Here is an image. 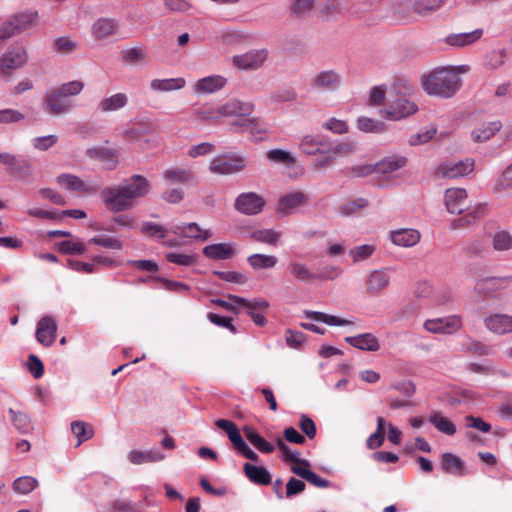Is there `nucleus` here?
<instances>
[{"instance_id":"obj_1","label":"nucleus","mask_w":512,"mask_h":512,"mask_svg":"<svg viewBox=\"0 0 512 512\" xmlns=\"http://www.w3.org/2000/svg\"><path fill=\"white\" fill-rule=\"evenodd\" d=\"M150 190V182L142 175H133L115 187H107L101 197L111 212H124L133 208L138 199L145 197Z\"/></svg>"},{"instance_id":"obj_2","label":"nucleus","mask_w":512,"mask_h":512,"mask_svg":"<svg viewBox=\"0 0 512 512\" xmlns=\"http://www.w3.org/2000/svg\"><path fill=\"white\" fill-rule=\"evenodd\" d=\"M461 86V78L454 68L441 67L433 70L423 81L424 90L443 98L452 97Z\"/></svg>"},{"instance_id":"obj_3","label":"nucleus","mask_w":512,"mask_h":512,"mask_svg":"<svg viewBox=\"0 0 512 512\" xmlns=\"http://www.w3.org/2000/svg\"><path fill=\"white\" fill-rule=\"evenodd\" d=\"M255 109V105L250 101H242L237 98L229 99L224 104L220 105L221 118L237 117L241 118L240 121L234 122V126H239L250 132H261L260 119L257 117H250Z\"/></svg>"},{"instance_id":"obj_4","label":"nucleus","mask_w":512,"mask_h":512,"mask_svg":"<svg viewBox=\"0 0 512 512\" xmlns=\"http://www.w3.org/2000/svg\"><path fill=\"white\" fill-rule=\"evenodd\" d=\"M28 60L26 49L22 45H11L0 57V75L9 79L14 70L22 68Z\"/></svg>"},{"instance_id":"obj_5","label":"nucleus","mask_w":512,"mask_h":512,"mask_svg":"<svg viewBox=\"0 0 512 512\" xmlns=\"http://www.w3.org/2000/svg\"><path fill=\"white\" fill-rule=\"evenodd\" d=\"M227 298L230 301L235 302L240 308H244L246 313L252 318L253 322L260 327H263L267 323V319L264 313L269 308V302L264 298H256L253 300H247L243 297L228 294Z\"/></svg>"},{"instance_id":"obj_6","label":"nucleus","mask_w":512,"mask_h":512,"mask_svg":"<svg viewBox=\"0 0 512 512\" xmlns=\"http://www.w3.org/2000/svg\"><path fill=\"white\" fill-rule=\"evenodd\" d=\"M247 161L244 157L228 153L213 158L209 164L211 173L219 175H230L245 169Z\"/></svg>"},{"instance_id":"obj_7","label":"nucleus","mask_w":512,"mask_h":512,"mask_svg":"<svg viewBox=\"0 0 512 512\" xmlns=\"http://www.w3.org/2000/svg\"><path fill=\"white\" fill-rule=\"evenodd\" d=\"M269 51L265 48L252 49L244 54L232 57V64L240 70L260 69L268 59Z\"/></svg>"},{"instance_id":"obj_8","label":"nucleus","mask_w":512,"mask_h":512,"mask_svg":"<svg viewBox=\"0 0 512 512\" xmlns=\"http://www.w3.org/2000/svg\"><path fill=\"white\" fill-rule=\"evenodd\" d=\"M265 200L255 192H244L238 195L234 208L244 215H256L262 212Z\"/></svg>"},{"instance_id":"obj_9","label":"nucleus","mask_w":512,"mask_h":512,"mask_svg":"<svg viewBox=\"0 0 512 512\" xmlns=\"http://www.w3.org/2000/svg\"><path fill=\"white\" fill-rule=\"evenodd\" d=\"M462 327L461 317L458 315H450L443 318H435L426 320L424 328L431 333L453 334Z\"/></svg>"},{"instance_id":"obj_10","label":"nucleus","mask_w":512,"mask_h":512,"mask_svg":"<svg viewBox=\"0 0 512 512\" xmlns=\"http://www.w3.org/2000/svg\"><path fill=\"white\" fill-rule=\"evenodd\" d=\"M511 281V276L483 278L476 282L474 290L483 297H494L498 291L505 289Z\"/></svg>"},{"instance_id":"obj_11","label":"nucleus","mask_w":512,"mask_h":512,"mask_svg":"<svg viewBox=\"0 0 512 512\" xmlns=\"http://www.w3.org/2000/svg\"><path fill=\"white\" fill-rule=\"evenodd\" d=\"M342 77L335 70H323L316 73L312 80L311 85L319 91H335L341 85Z\"/></svg>"},{"instance_id":"obj_12","label":"nucleus","mask_w":512,"mask_h":512,"mask_svg":"<svg viewBox=\"0 0 512 512\" xmlns=\"http://www.w3.org/2000/svg\"><path fill=\"white\" fill-rule=\"evenodd\" d=\"M474 161L472 159H466L458 162H445L439 165L437 173L444 178H457L468 175L473 171Z\"/></svg>"},{"instance_id":"obj_13","label":"nucleus","mask_w":512,"mask_h":512,"mask_svg":"<svg viewBox=\"0 0 512 512\" xmlns=\"http://www.w3.org/2000/svg\"><path fill=\"white\" fill-rule=\"evenodd\" d=\"M56 333L57 323L52 317L44 316L38 321L35 336L40 344L51 346L56 339Z\"/></svg>"},{"instance_id":"obj_14","label":"nucleus","mask_w":512,"mask_h":512,"mask_svg":"<svg viewBox=\"0 0 512 512\" xmlns=\"http://www.w3.org/2000/svg\"><path fill=\"white\" fill-rule=\"evenodd\" d=\"M46 111L51 115H62L69 113L72 108L70 99H66L55 89L45 95Z\"/></svg>"},{"instance_id":"obj_15","label":"nucleus","mask_w":512,"mask_h":512,"mask_svg":"<svg viewBox=\"0 0 512 512\" xmlns=\"http://www.w3.org/2000/svg\"><path fill=\"white\" fill-rule=\"evenodd\" d=\"M85 155L90 159L99 160L108 170H113L118 165V151L112 148L102 146L90 147L85 151Z\"/></svg>"},{"instance_id":"obj_16","label":"nucleus","mask_w":512,"mask_h":512,"mask_svg":"<svg viewBox=\"0 0 512 512\" xmlns=\"http://www.w3.org/2000/svg\"><path fill=\"white\" fill-rule=\"evenodd\" d=\"M485 327L497 335L512 333V316L508 314H491L484 319Z\"/></svg>"},{"instance_id":"obj_17","label":"nucleus","mask_w":512,"mask_h":512,"mask_svg":"<svg viewBox=\"0 0 512 512\" xmlns=\"http://www.w3.org/2000/svg\"><path fill=\"white\" fill-rule=\"evenodd\" d=\"M390 283V274L387 270H374L366 278V292L370 296H377Z\"/></svg>"},{"instance_id":"obj_18","label":"nucleus","mask_w":512,"mask_h":512,"mask_svg":"<svg viewBox=\"0 0 512 512\" xmlns=\"http://www.w3.org/2000/svg\"><path fill=\"white\" fill-rule=\"evenodd\" d=\"M445 204L452 214H461L467 207V192L463 188H450L445 192Z\"/></svg>"},{"instance_id":"obj_19","label":"nucleus","mask_w":512,"mask_h":512,"mask_svg":"<svg viewBox=\"0 0 512 512\" xmlns=\"http://www.w3.org/2000/svg\"><path fill=\"white\" fill-rule=\"evenodd\" d=\"M170 232L180 237L190 238L197 241H206L212 236V233L209 230H202L195 222L173 225L170 228Z\"/></svg>"},{"instance_id":"obj_20","label":"nucleus","mask_w":512,"mask_h":512,"mask_svg":"<svg viewBox=\"0 0 512 512\" xmlns=\"http://www.w3.org/2000/svg\"><path fill=\"white\" fill-rule=\"evenodd\" d=\"M417 110L418 107L414 102L400 98L390 104L385 115L391 120H400L414 114Z\"/></svg>"},{"instance_id":"obj_21","label":"nucleus","mask_w":512,"mask_h":512,"mask_svg":"<svg viewBox=\"0 0 512 512\" xmlns=\"http://www.w3.org/2000/svg\"><path fill=\"white\" fill-rule=\"evenodd\" d=\"M163 179L171 184L194 185L197 177L191 169L172 167L163 172Z\"/></svg>"},{"instance_id":"obj_22","label":"nucleus","mask_w":512,"mask_h":512,"mask_svg":"<svg viewBox=\"0 0 512 512\" xmlns=\"http://www.w3.org/2000/svg\"><path fill=\"white\" fill-rule=\"evenodd\" d=\"M345 342L362 351L376 352L380 349L378 338L372 333H362L356 336H348Z\"/></svg>"},{"instance_id":"obj_23","label":"nucleus","mask_w":512,"mask_h":512,"mask_svg":"<svg viewBox=\"0 0 512 512\" xmlns=\"http://www.w3.org/2000/svg\"><path fill=\"white\" fill-rule=\"evenodd\" d=\"M243 472L248 480L255 485L267 486L272 482L271 473L263 466L245 463L243 466Z\"/></svg>"},{"instance_id":"obj_24","label":"nucleus","mask_w":512,"mask_h":512,"mask_svg":"<svg viewBox=\"0 0 512 512\" xmlns=\"http://www.w3.org/2000/svg\"><path fill=\"white\" fill-rule=\"evenodd\" d=\"M227 83L226 78L212 75L199 79L194 85V91L201 94H211L221 90Z\"/></svg>"},{"instance_id":"obj_25","label":"nucleus","mask_w":512,"mask_h":512,"mask_svg":"<svg viewBox=\"0 0 512 512\" xmlns=\"http://www.w3.org/2000/svg\"><path fill=\"white\" fill-rule=\"evenodd\" d=\"M118 30V23L112 18H100L92 25V35L97 40H104L113 36Z\"/></svg>"},{"instance_id":"obj_26","label":"nucleus","mask_w":512,"mask_h":512,"mask_svg":"<svg viewBox=\"0 0 512 512\" xmlns=\"http://www.w3.org/2000/svg\"><path fill=\"white\" fill-rule=\"evenodd\" d=\"M128 102L129 99L125 93H115L101 99L97 104V110L101 113L115 112L126 107Z\"/></svg>"},{"instance_id":"obj_27","label":"nucleus","mask_w":512,"mask_h":512,"mask_svg":"<svg viewBox=\"0 0 512 512\" xmlns=\"http://www.w3.org/2000/svg\"><path fill=\"white\" fill-rule=\"evenodd\" d=\"M57 183L67 191H76L89 193L91 188L78 176L69 173H63L57 176Z\"/></svg>"},{"instance_id":"obj_28","label":"nucleus","mask_w":512,"mask_h":512,"mask_svg":"<svg viewBox=\"0 0 512 512\" xmlns=\"http://www.w3.org/2000/svg\"><path fill=\"white\" fill-rule=\"evenodd\" d=\"M215 425L225 431L234 448L239 452L247 443L242 438L236 424L231 420L219 419Z\"/></svg>"},{"instance_id":"obj_29","label":"nucleus","mask_w":512,"mask_h":512,"mask_svg":"<svg viewBox=\"0 0 512 512\" xmlns=\"http://www.w3.org/2000/svg\"><path fill=\"white\" fill-rule=\"evenodd\" d=\"M215 425L225 431L234 448L239 452L247 443L242 438L236 424L231 420L219 419Z\"/></svg>"},{"instance_id":"obj_30","label":"nucleus","mask_w":512,"mask_h":512,"mask_svg":"<svg viewBox=\"0 0 512 512\" xmlns=\"http://www.w3.org/2000/svg\"><path fill=\"white\" fill-rule=\"evenodd\" d=\"M299 149L306 155H317L329 151L326 140L311 135L302 138Z\"/></svg>"},{"instance_id":"obj_31","label":"nucleus","mask_w":512,"mask_h":512,"mask_svg":"<svg viewBox=\"0 0 512 512\" xmlns=\"http://www.w3.org/2000/svg\"><path fill=\"white\" fill-rule=\"evenodd\" d=\"M234 248L229 243H217L203 248V254L212 260H227L233 257Z\"/></svg>"},{"instance_id":"obj_32","label":"nucleus","mask_w":512,"mask_h":512,"mask_svg":"<svg viewBox=\"0 0 512 512\" xmlns=\"http://www.w3.org/2000/svg\"><path fill=\"white\" fill-rule=\"evenodd\" d=\"M0 163L9 167L16 174H24L31 168L30 161L24 157H17L10 153H0Z\"/></svg>"},{"instance_id":"obj_33","label":"nucleus","mask_w":512,"mask_h":512,"mask_svg":"<svg viewBox=\"0 0 512 512\" xmlns=\"http://www.w3.org/2000/svg\"><path fill=\"white\" fill-rule=\"evenodd\" d=\"M391 240L395 245L412 247L420 241V233L415 229H399L391 233Z\"/></svg>"},{"instance_id":"obj_34","label":"nucleus","mask_w":512,"mask_h":512,"mask_svg":"<svg viewBox=\"0 0 512 512\" xmlns=\"http://www.w3.org/2000/svg\"><path fill=\"white\" fill-rule=\"evenodd\" d=\"M440 467L445 473L463 475L465 464L460 457L447 452L441 455Z\"/></svg>"},{"instance_id":"obj_35","label":"nucleus","mask_w":512,"mask_h":512,"mask_svg":"<svg viewBox=\"0 0 512 512\" xmlns=\"http://www.w3.org/2000/svg\"><path fill=\"white\" fill-rule=\"evenodd\" d=\"M502 128L500 121L483 123L472 131V138L475 142H485L491 139Z\"/></svg>"},{"instance_id":"obj_36","label":"nucleus","mask_w":512,"mask_h":512,"mask_svg":"<svg viewBox=\"0 0 512 512\" xmlns=\"http://www.w3.org/2000/svg\"><path fill=\"white\" fill-rule=\"evenodd\" d=\"M165 458V455L158 450L138 451L132 450L128 454L131 463L140 465L149 462H159Z\"/></svg>"},{"instance_id":"obj_37","label":"nucleus","mask_w":512,"mask_h":512,"mask_svg":"<svg viewBox=\"0 0 512 512\" xmlns=\"http://www.w3.org/2000/svg\"><path fill=\"white\" fill-rule=\"evenodd\" d=\"M482 34V29H476L467 33L452 34L446 38V43L454 47H464L480 39Z\"/></svg>"},{"instance_id":"obj_38","label":"nucleus","mask_w":512,"mask_h":512,"mask_svg":"<svg viewBox=\"0 0 512 512\" xmlns=\"http://www.w3.org/2000/svg\"><path fill=\"white\" fill-rule=\"evenodd\" d=\"M192 116L203 122H217L221 119L220 106L203 104L193 109Z\"/></svg>"},{"instance_id":"obj_39","label":"nucleus","mask_w":512,"mask_h":512,"mask_svg":"<svg viewBox=\"0 0 512 512\" xmlns=\"http://www.w3.org/2000/svg\"><path fill=\"white\" fill-rule=\"evenodd\" d=\"M428 420L439 432L446 435L452 436L457 431L456 425L439 411L432 412Z\"/></svg>"},{"instance_id":"obj_40","label":"nucleus","mask_w":512,"mask_h":512,"mask_svg":"<svg viewBox=\"0 0 512 512\" xmlns=\"http://www.w3.org/2000/svg\"><path fill=\"white\" fill-rule=\"evenodd\" d=\"M291 275L298 281L310 283L320 279V275L312 272L305 264L300 262H291L289 264Z\"/></svg>"},{"instance_id":"obj_41","label":"nucleus","mask_w":512,"mask_h":512,"mask_svg":"<svg viewBox=\"0 0 512 512\" xmlns=\"http://www.w3.org/2000/svg\"><path fill=\"white\" fill-rule=\"evenodd\" d=\"M291 471L316 487L326 488L329 486L328 480L319 477L316 473L307 469L305 466L293 465L291 466Z\"/></svg>"},{"instance_id":"obj_42","label":"nucleus","mask_w":512,"mask_h":512,"mask_svg":"<svg viewBox=\"0 0 512 512\" xmlns=\"http://www.w3.org/2000/svg\"><path fill=\"white\" fill-rule=\"evenodd\" d=\"M184 86L185 80L183 78L154 79L150 82V88L158 92L179 90Z\"/></svg>"},{"instance_id":"obj_43","label":"nucleus","mask_w":512,"mask_h":512,"mask_svg":"<svg viewBox=\"0 0 512 512\" xmlns=\"http://www.w3.org/2000/svg\"><path fill=\"white\" fill-rule=\"evenodd\" d=\"M304 313L308 319L323 322L330 326H346L353 324V322L350 320L342 319L338 316L329 315L323 312L305 311Z\"/></svg>"},{"instance_id":"obj_44","label":"nucleus","mask_w":512,"mask_h":512,"mask_svg":"<svg viewBox=\"0 0 512 512\" xmlns=\"http://www.w3.org/2000/svg\"><path fill=\"white\" fill-rule=\"evenodd\" d=\"M247 262L254 270H262L275 267L278 259L274 255L255 253L247 258Z\"/></svg>"},{"instance_id":"obj_45","label":"nucleus","mask_w":512,"mask_h":512,"mask_svg":"<svg viewBox=\"0 0 512 512\" xmlns=\"http://www.w3.org/2000/svg\"><path fill=\"white\" fill-rule=\"evenodd\" d=\"M406 163L407 159L405 157H387L376 164L375 170L378 173L387 174L403 168L406 165Z\"/></svg>"},{"instance_id":"obj_46","label":"nucleus","mask_w":512,"mask_h":512,"mask_svg":"<svg viewBox=\"0 0 512 512\" xmlns=\"http://www.w3.org/2000/svg\"><path fill=\"white\" fill-rule=\"evenodd\" d=\"M446 2L447 0H415L412 9L420 16H427L439 10Z\"/></svg>"},{"instance_id":"obj_47","label":"nucleus","mask_w":512,"mask_h":512,"mask_svg":"<svg viewBox=\"0 0 512 512\" xmlns=\"http://www.w3.org/2000/svg\"><path fill=\"white\" fill-rule=\"evenodd\" d=\"M37 17V12H24L10 17L9 25H12L16 33L28 29Z\"/></svg>"},{"instance_id":"obj_48","label":"nucleus","mask_w":512,"mask_h":512,"mask_svg":"<svg viewBox=\"0 0 512 512\" xmlns=\"http://www.w3.org/2000/svg\"><path fill=\"white\" fill-rule=\"evenodd\" d=\"M306 201V196L301 191H295L283 196L280 199V210L289 212L292 209L302 205Z\"/></svg>"},{"instance_id":"obj_49","label":"nucleus","mask_w":512,"mask_h":512,"mask_svg":"<svg viewBox=\"0 0 512 512\" xmlns=\"http://www.w3.org/2000/svg\"><path fill=\"white\" fill-rule=\"evenodd\" d=\"M250 237L253 241L276 246L281 234L273 229H259L253 231Z\"/></svg>"},{"instance_id":"obj_50","label":"nucleus","mask_w":512,"mask_h":512,"mask_svg":"<svg viewBox=\"0 0 512 512\" xmlns=\"http://www.w3.org/2000/svg\"><path fill=\"white\" fill-rule=\"evenodd\" d=\"M245 436L247 440L260 452L262 453H272L274 451V446L266 441L259 433H257L253 429H245Z\"/></svg>"},{"instance_id":"obj_51","label":"nucleus","mask_w":512,"mask_h":512,"mask_svg":"<svg viewBox=\"0 0 512 512\" xmlns=\"http://www.w3.org/2000/svg\"><path fill=\"white\" fill-rule=\"evenodd\" d=\"M492 247L498 252L512 249V234L508 231H497L492 235Z\"/></svg>"},{"instance_id":"obj_52","label":"nucleus","mask_w":512,"mask_h":512,"mask_svg":"<svg viewBox=\"0 0 512 512\" xmlns=\"http://www.w3.org/2000/svg\"><path fill=\"white\" fill-rule=\"evenodd\" d=\"M277 446L280 449V451L283 453V460L286 462H294L299 464V466H305L309 467L310 463L305 459H300V452L295 450L291 451V449L285 444L284 440L281 438H278Z\"/></svg>"},{"instance_id":"obj_53","label":"nucleus","mask_w":512,"mask_h":512,"mask_svg":"<svg viewBox=\"0 0 512 512\" xmlns=\"http://www.w3.org/2000/svg\"><path fill=\"white\" fill-rule=\"evenodd\" d=\"M79 44L72 40L69 37H58L52 43V48L55 52L60 53L62 55H68L77 50Z\"/></svg>"},{"instance_id":"obj_54","label":"nucleus","mask_w":512,"mask_h":512,"mask_svg":"<svg viewBox=\"0 0 512 512\" xmlns=\"http://www.w3.org/2000/svg\"><path fill=\"white\" fill-rule=\"evenodd\" d=\"M508 57V52L505 48L493 50L486 55L485 65L489 69L496 70L502 67Z\"/></svg>"},{"instance_id":"obj_55","label":"nucleus","mask_w":512,"mask_h":512,"mask_svg":"<svg viewBox=\"0 0 512 512\" xmlns=\"http://www.w3.org/2000/svg\"><path fill=\"white\" fill-rule=\"evenodd\" d=\"M168 231L164 226L153 222H143L140 228L143 235L156 239H164Z\"/></svg>"},{"instance_id":"obj_56","label":"nucleus","mask_w":512,"mask_h":512,"mask_svg":"<svg viewBox=\"0 0 512 512\" xmlns=\"http://www.w3.org/2000/svg\"><path fill=\"white\" fill-rule=\"evenodd\" d=\"M71 430L73 435L78 439L77 446L84 441L92 438L93 429L83 421H74L71 423Z\"/></svg>"},{"instance_id":"obj_57","label":"nucleus","mask_w":512,"mask_h":512,"mask_svg":"<svg viewBox=\"0 0 512 512\" xmlns=\"http://www.w3.org/2000/svg\"><path fill=\"white\" fill-rule=\"evenodd\" d=\"M320 13L326 20L342 15L340 0H324L320 6Z\"/></svg>"},{"instance_id":"obj_58","label":"nucleus","mask_w":512,"mask_h":512,"mask_svg":"<svg viewBox=\"0 0 512 512\" xmlns=\"http://www.w3.org/2000/svg\"><path fill=\"white\" fill-rule=\"evenodd\" d=\"M38 485L36 478L31 476H22L17 478L13 483V489L21 494H28Z\"/></svg>"},{"instance_id":"obj_59","label":"nucleus","mask_w":512,"mask_h":512,"mask_svg":"<svg viewBox=\"0 0 512 512\" xmlns=\"http://www.w3.org/2000/svg\"><path fill=\"white\" fill-rule=\"evenodd\" d=\"M83 88L84 83L82 81L74 80L60 85L55 90L63 95L66 99H69V97L80 94Z\"/></svg>"},{"instance_id":"obj_60","label":"nucleus","mask_w":512,"mask_h":512,"mask_svg":"<svg viewBox=\"0 0 512 512\" xmlns=\"http://www.w3.org/2000/svg\"><path fill=\"white\" fill-rule=\"evenodd\" d=\"M508 190H512V163L503 171L493 188L495 193Z\"/></svg>"},{"instance_id":"obj_61","label":"nucleus","mask_w":512,"mask_h":512,"mask_svg":"<svg viewBox=\"0 0 512 512\" xmlns=\"http://www.w3.org/2000/svg\"><path fill=\"white\" fill-rule=\"evenodd\" d=\"M266 156H267V159L272 162L282 163V164H286V165H293L296 161L291 153L284 151L282 149L269 150L267 152Z\"/></svg>"},{"instance_id":"obj_62","label":"nucleus","mask_w":512,"mask_h":512,"mask_svg":"<svg viewBox=\"0 0 512 512\" xmlns=\"http://www.w3.org/2000/svg\"><path fill=\"white\" fill-rule=\"evenodd\" d=\"M357 127L364 132H382L385 127L380 121L373 120L368 117H360L357 120Z\"/></svg>"},{"instance_id":"obj_63","label":"nucleus","mask_w":512,"mask_h":512,"mask_svg":"<svg viewBox=\"0 0 512 512\" xmlns=\"http://www.w3.org/2000/svg\"><path fill=\"white\" fill-rule=\"evenodd\" d=\"M9 414L16 429L21 433H26L30 429V420L27 415L22 412H17L12 408L9 409Z\"/></svg>"},{"instance_id":"obj_64","label":"nucleus","mask_w":512,"mask_h":512,"mask_svg":"<svg viewBox=\"0 0 512 512\" xmlns=\"http://www.w3.org/2000/svg\"><path fill=\"white\" fill-rule=\"evenodd\" d=\"M146 56L147 54L145 50L139 47L126 49L122 52L123 61L131 64H136L143 61Z\"/></svg>"}]
</instances>
